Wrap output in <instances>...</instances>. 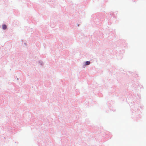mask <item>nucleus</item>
Masks as SVG:
<instances>
[{
  "instance_id": "1",
  "label": "nucleus",
  "mask_w": 146,
  "mask_h": 146,
  "mask_svg": "<svg viewBox=\"0 0 146 146\" xmlns=\"http://www.w3.org/2000/svg\"><path fill=\"white\" fill-rule=\"evenodd\" d=\"M2 27L3 29L5 30L7 28V26L5 25H2Z\"/></svg>"
},
{
  "instance_id": "2",
  "label": "nucleus",
  "mask_w": 146,
  "mask_h": 146,
  "mask_svg": "<svg viewBox=\"0 0 146 146\" xmlns=\"http://www.w3.org/2000/svg\"><path fill=\"white\" fill-rule=\"evenodd\" d=\"M90 63V61H86V65H89Z\"/></svg>"
}]
</instances>
